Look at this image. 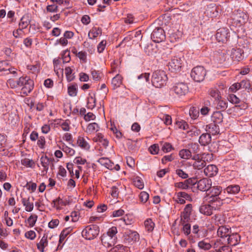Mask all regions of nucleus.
Listing matches in <instances>:
<instances>
[{"label":"nucleus","instance_id":"1","mask_svg":"<svg viewBox=\"0 0 252 252\" xmlns=\"http://www.w3.org/2000/svg\"><path fill=\"white\" fill-rule=\"evenodd\" d=\"M222 191V187L219 186L211 187L207 190L206 200H208L209 203L214 202H220V200H224L222 197L221 192ZM225 200H227L228 203L230 201V198H226Z\"/></svg>","mask_w":252,"mask_h":252},{"label":"nucleus","instance_id":"2","mask_svg":"<svg viewBox=\"0 0 252 252\" xmlns=\"http://www.w3.org/2000/svg\"><path fill=\"white\" fill-rule=\"evenodd\" d=\"M16 83L17 88L22 87L21 93L25 95L30 93L34 88L33 81L27 76L19 77Z\"/></svg>","mask_w":252,"mask_h":252},{"label":"nucleus","instance_id":"3","mask_svg":"<svg viewBox=\"0 0 252 252\" xmlns=\"http://www.w3.org/2000/svg\"><path fill=\"white\" fill-rule=\"evenodd\" d=\"M167 79V75L164 71L156 70L153 73L152 83L156 88H160L166 84Z\"/></svg>","mask_w":252,"mask_h":252},{"label":"nucleus","instance_id":"4","mask_svg":"<svg viewBox=\"0 0 252 252\" xmlns=\"http://www.w3.org/2000/svg\"><path fill=\"white\" fill-rule=\"evenodd\" d=\"M99 233V227L96 224L87 226L82 231V236L87 240H93L96 238Z\"/></svg>","mask_w":252,"mask_h":252},{"label":"nucleus","instance_id":"5","mask_svg":"<svg viewBox=\"0 0 252 252\" xmlns=\"http://www.w3.org/2000/svg\"><path fill=\"white\" fill-rule=\"evenodd\" d=\"M206 75V70L202 66L194 67L191 70L190 76L193 80L197 82H201L204 80Z\"/></svg>","mask_w":252,"mask_h":252},{"label":"nucleus","instance_id":"6","mask_svg":"<svg viewBox=\"0 0 252 252\" xmlns=\"http://www.w3.org/2000/svg\"><path fill=\"white\" fill-rule=\"evenodd\" d=\"M124 241L128 244H133L139 241V234L135 231L126 230L123 235Z\"/></svg>","mask_w":252,"mask_h":252},{"label":"nucleus","instance_id":"7","mask_svg":"<svg viewBox=\"0 0 252 252\" xmlns=\"http://www.w3.org/2000/svg\"><path fill=\"white\" fill-rule=\"evenodd\" d=\"M151 39L156 43H159L165 39L166 35L164 30L161 27H157L151 35Z\"/></svg>","mask_w":252,"mask_h":252},{"label":"nucleus","instance_id":"8","mask_svg":"<svg viewBox=\"0 0 252 252\" xmlns=\"http://www.w3.org/2000/svg\"><path fill=\"white\" fill-rule=\"evenodd\" d=\"M182 60L180 58L174 57L168 63V69L171 72H179L182 67Z\"/></svg>","mask_w":252,"mask_h":252},{"label":"nucleus","instance_id":"9","mask_svg":"<svg viewBox=\"0 0 252 252\" xmlns=\"http://www.w3.org/2000/svg\"><path fill=\"white\" fill-rule=\"evenodd\" d=\"M229 36V30L226 28H220L216 34V39L219 42H226Z\"/></svg>","mask_w":252,"mask_h":252},{"label":"nucleus","instance_id":"10","mask_svg":"<svg viewBox=\"0 0 252 252\" xmlns=\"http://www.w3.org/2000/svg\"><path fill=\"white\" fill-rule=\"evenodd\" d=\"M172 90L178 96H182L188 92L189 88L187 84L181 82L175 84Z\"/></svg>","mask_w":252,"mask_h":252},{"label":"nucleus","instance_id":"11","mask_svg":"<svg viewBox=\"0 0 252 252\" xmlns=\"http://www.w3.org/2000/svg\"><path fill=\"white\" fill-rule=\"evenodd\" d=\"M248 19L249 16L246 13L237 11V13L233 20L237 26H240L246 23Z\"/></svg>","mask_w":252,"mask_h":252},{"label":"nucleus","instance_id":"12","mask_svg":"<svg viewBox=\"0 0 252 252\" xmlns=\"http://www.w3.org/2000/svg\"><path fill=\"white\" fill-rule=\"evenodd\" d=\"M230 57L233 61L240 62L244 58V52L240 48H233L231 50Z\"/></svg>","mask_w":252,"mask_h":252},{"label":"nucleus","instance_id":"13","mask_svg":"<svg viewBox=\"0 0 252 252\" xmlns=\"http://www.w3.org/2000/svg\"><path fill=\"white\" fill-rule=\"evenodd\" d=\"M212 186V181L207 178L202 179L197 182V188L201 191H206L208 190Z\"/></svg>","mask_w":252,"mask_h":252},{"label":"nucleus","instance_id":"14","mask_svg":"<svg viewBox=\"0 0 252 252\" xmlns=\"http://www.w3.org/2000/svg\"><path fill=\"white\" fill-rule=\"evenodd\" d=\"M218 8L214 3H211L207 5L205 13L207 15L211 17H216L218 15Z\"/></svg>","mask_w":252,"mask_h":252},{"label":"nucleus","instance_id":"15","mask_svg":"<svg viewBox=\"0 0 252 252\" xmlns=\"http://www.w3.org/2000/svg\"><path fill=\"white\" fill-rule=\"evenodd\" d=\"M227 239V243L230 246H235L240 242L241 237L237 233L229 234Z\"/></svg>","mask_w":252,"mask_h":252},{"label":"nucleus","instance_id":"16","mask_svg":"<svg viewBox=\"0 0 252 252\" xmlns=\"http://www.w3.org/2000/svg\"><path fill=\"white\" fill-rule=\"evenodd\" d=\"M218 124L212 123L206 126V131L210 134L215 135L220 133V127Z\"/></svg>","mask_w":252,"mask_h":252},{"label":"nucleus","instance_id":"17","mask_svg":"<svg viewBox=\"0 0 252 252\" xmlns=\"http://www.w3.org/2000/svg\"><path fill=\"white\" fill-rule=\"evenodd\" d=\"M218 172V167L213 164L208 165L204 169V172L206 176L213 177L215 176Z\"/></svg>","mask_w":252,"mask_h":252},{"label":"nucleus","instance_id":"18","mask_svg":"<svg viewBox=\"0 0 252 252\" xmlns=\"http://www.w3.org/2000/svg\"><path fill=\"white\" fill-rule=\"evenodd\" d=\"M212 140L211 134L208 132L202 133L199 137L198 142L203 146H207L210 144Z\"/></svg>","mask_w":252,"mask_h":252},{"label":"nucleus","instance_id":"19","mask_svg":"<svg viewBox=\"0 0 252 252\" xmlns=\"http://www.w3.org/2000/svg\"><path fill=\"white\" fill-rule=\"evenodd\" d=\"M144 50L148 56H155L158 51L157 46L153 44H147Z\"/></svg>","mask_w":252,"mask_h":252},{"label":"nucleus","instance_id":"20","mask_svg":"<svg viewBox=\"0 0 252 252\" xmlns=\"http://www.w3.org/2000/svg\"><path fill=\"white\" fill-rule=\"evenodd\" d=\"M240 191V187L238 185H230L224 189V193L229 194H236Z\"/></svg>","mask_w":252,"mask_h":252},{"label":"nucleus","instance_id":"21","mask_svg":"<svg viewBox=\"0 0 252 252\" xmlns=\"http://www.w3.org/2000/svg\"><path fill=\"white\" fill-rule=\"evenodd\" d=\"M217 233L218 235L222 238L227 237L231 233L230 228L227 227L224 225L219 226Z\"/></svg>","mask_w":252,"mask_h":252},{"label":"nucleus","instance_id":"22","mask_svg":"<svg viewBox=\"0 0 252 252\" xmlns=\"http://www.w3.org/2000/svg\"><path fill=\"white\" fill-rule=\"evenodd\" d=\"M30 22L31 19L29 14H25L20 19L19 27L22 30L25 29L28 27Z\"/></svg>","mask_w":252,"mask_h":252},{"label":"nucleus","instance_id":"23","mask_svg":"<svg viewBox=\"0 0 252 252\" xmlns=\"http://www.w3.org/2000/svg\"><path fill=\"white\" fill-rule=\"evenodd\" d=\"M40 161L42 166L43 167L44 170L47 172L49 169V165L50 162H53L54 160L53 158H49L47 156H42L40 158Z\"/></svg>","mask_w":252,"mask_h":252},{"label":"nucleus","instance_id":"24","mask_svg":"<svg viewBox=\"0 0 252 252\" xmlns=\"http://www.w3.org/2000/svg\"><path fill=\"white\" fill-rule=\"evenodd\" d=\"M93 140L95 142L101 143L105 148H106L108 146L109 141L107 139L104 138V136L101 133H98L96 136L94 138Z\"/></svg>","mask_w":252,"mask_h":252},{"label":"nucleus","instance_id":"25","mask_svg":"<svg viewBox=\"0 0 252 252\" xmlns=\"http://www.w3.org/2000/svg\"><path fill=\"white\" fill-rule=\"evenodd\" d=\"M47 235L44 234L40 242L37 244V248L41 252H44V248L48 246Z\"/></svg>","mask_w":252,"mask_h":252},{"label":"nucleus","instance_id":"26","mask_svg":"<svg viewBox=\"0 0 252 252\" xmlns=\"http://www.w3.org/2000/svg\"><path fill=\"white\" fill-rule=\"evenodd\" d=\"M122 76L119 74H117L115 77H114L111 81V85L113 87V89L115 90L120 87L122 84Z\"/></svg>","mask_w":252,"mask_h":252},{"label":"nucleus","instance_id":"27","mask_svg":"<svg viewBox=\"0 0 252 252\" xmlns=\"http://www.w3.org/2000/svg\"><path fill=\"white\" fill-rule=\"evenodd\" d=\"M101 241L104 246L107 247H111L116 243L117 242L112 241V238H110L108 235L103 234L101 237Z\"/></svg>","mask_w":252,"mask_h":252},{"label":"nucleus","instance_id":"28","mask_svg":"<svg viewBox=\"0 0 252 252\" xmlns=\"http://www.w3.org/2000/svg\"><path fill=\"white\" fill-rule=\"evenodd\" d=\"M72 230L73 228L72 227H68L67 228L63 229L62 230L60 235V238L59 241V244L58 247V248L60 247V244L62 243V242L63 241L66 237L71 233Z\"/></svg>","mask_w":252,"mask_h":252},{"label":"nucleus","instance_id":"29","mask_svg":"<svg viewBox=\"0 0 252 252\" xmlns=\"http://www.w3.org/2000/svg\"><path fill=\"white\" fill-rule=\"evenodd\" d=\"M117 233L118 230L117 227L112 226L108 230L106 234H105V235H108V236L112 238V241H113V242H117V237L116 234Z\"/></svg>","mask_w":252,"mask_h":252},{"label":"nucleus","instance_id":"30","mask_svg":"<svg viewBox=\"0 0 252 252\" xmlns=\"http://www.w3.org/2000/svg\"><path fill=\"white\" fill-rule=\"evenodd\" d=\"M77 144L82 149L85 150H89L90 146L89 143L85 140L84 138L79 136L78 137Z\"/></svg>","mask_w":252,"mask_h":252},{"label":"nucleus","instance_id":"31","mask_svg":"<svg viewBox=\"0 0 252 252\" xmlns=\"http://www.w3.org/2000/svg\"><path fill=\"white\" fill-rule=\"evenodd\" d=\"M102 30L100 28L94 27L90 31L88 34V36L90 39H94L98 35L101 34Z\"/></svg>","mask_w":252,"mask_h":252},{"label":"nucleus","instance_id":"32","mask_svg":"<svg viewBox=\"0 0 252 252\" xmlns=\"http://www.w3.org/2000/svg\"><path fill=\"white\" fill-rule=\"evenodd\" d=\"M223 118V115L220 111L215 112L212 115V120L214 123L220 124L222 122Z\"/></svg>","mask_w":252,"mask_h":252},{"label":"nucleus","instance_id":"33","mask_svg":"<svg viewBox=\"0 0 252 252\" xmlns=\"http://www.w3.org/2000/svg\"><path fill=\"white\" fill-rule=\"evenodd\" d=\"M199 211L205 215L210 216L212 214V207L210 205H204L200 206Z\"/></svg>","mask_w":252,"mask_h":252},{"label":"nucleus","instance_id":"34","mask_svg":"<svg viewBox=\"0 0 252 252\" xmlns=\"http://www.w3.org/2000/svg\"><path fill=\"white\" fill-rule=\"evenodd\" d=\"M240 89H245L250 94L252 90L250 81L249 80H243L239 83Z\"/></svg>","mask_w":252,"mask_h":252},{"label":"nucleus","instance_id":"35","mask_svg":"<svg viewBox=\"0 0 252 252\" xmlns=\"http://www.w3.org/2000/svg\"><path fill=\"white\" fill-rule=\"evenodd\" d=\"M30 198L28 199L25 198L22 199V203L25 206V210L27 212H31L33 209V203L30 202Z\"/></svg>","mask_w":252,"mask_h":252},{"label":"nucleus","instance_id":"36","mask_svg":"<svg viewBox=\"0 0 252 252\" xmlns=\"http://www.w3.org/2000/svg\"><path fill=\"white\" fill-rule=\"evenodd\" d=\"M209 94L212 97L214 98L216 100L221 98L220 93L219 90L216 88L210 89L209 91Z\"/></svg>","mask_w":252,"mask_h":252},{"label":"nucleus","instance_id":"37","mask_svg":"<svg viewBox=\"0 0 252 252\" xmlns=\"http://www.w3.org/2000/svg\"><path fill=\"white\" fill-rule=\"evenodd\" d=\"M217 101L216 108L217 109H220L221 111H224L227 107V102L226 100H222L221 97L220 99L216 100Z\"/></svg>","mask_w":252,"mask_h":252},{"label":"nucleus","instance_id":"38","mask_svg":"<svg viewBox=\"0 0 252 252\" xmlns=\"http://www.w3.org/2000/svg\"><path fill=\"white\" fill-rule=\"evenodd\" d=\"M177 127L183 130H187L189 128V124L184 120H177L175 123Z\"/></svg>","mask_w":252,"mask_h":252},{"label":"nucleus","instance_id":"39","mask_svg":"<svg viewBox=\"0 0 252 252\" xmlns=\"http://www.w3.org/2000/svg\"><path fill=\"white\" fill-rule=\"evenodd\" d=\"M188 149L191 154H197L199 150V146L196 143L189 144L187 146Z\"/></svg>","mask_w":252,"mask_h":252},{"label":"nucleus","instance_id":"40","mask_svg":"<svg viewBox=\"0 0 252 252\" xmlns=\"http://www.w3.org/2000/svg\"><path fill=\"white\" fill-rule=\"evenodd\" d=\"M179 155L182 158L184 159H189L192 157V154L188 149L180 150Z\"/></svg>","mask_w":252,"mask_h":252},{"label":"nucleus","instance_id":"41","mask_svg":"<svg viewBox=\"0 0 252 252\" xmlns=\"http://www.w3.org/2000/svg\"><path fill=\"white\" fill-rule=\"evenodd\" d=\"M144 225L146 229L149 232H152L155 226V223L152 221L151 219H147L144 221Z\"/></svg>","mask_w":252,"mask_h":252},{"label":"nucleus","instance_id":"42","mask_svg":"<svg viewBox=\"0 0 252 252\" xmlns=\"http://www.w3.org/2000/svg\"><path fill=\"white\" fill-rule=\"evenodd\" d=\"M215 223L218 225L224 224L225 223V219L224 216L222 214H218L214 216Z\"/></svg>","mask_w":252,"mask_h":252},{"label":"nucleus","instance_id":"43","mask_svg":"<svg viewBox=\"0 0 252 252\" xmlns=\"http://www.w3.org/2000/svg\"><path fill=\"white\" fill-rule=\"evenodd\" d=\"M64 72L67 80L68 82H70L74 79V76L73 74H72V69L70 67H66L64 69Z\"/></svg>","mask_w":252,"mask_h":252},{"label":"nucleus","instance_id":"44","mask_svg":"<svg viewBox=\"0 0 252 252\" xmlns=\"http://www.w3.org/2000/svg\"><path fill=\"white\" fill-rule=\"evenodd\" d=\"M37 216L35 214L31 215L27 219L26 221L29 224V226L30 227H33L37 221Z\"/></svg>","mask_w":252,"mask_h":252},{"label":"nucleus","instance_id":"45","mask_svg":"<svg viewBox=\"0 0 252 252\" xmlns=\"http://www.w3.org/2000/svg\"><path fill=\"white\" fill-rule=\"evenodd\" d=\"M68 94L70 96H75L77 94V85L76 84L68 87Z\"/></svg>","mask_w":252,"mask_h":252},{"label":"nucleus","instance_id":"46","mask_svg":"<svg viewBox=\"0 0 252 252\" xmlns=\"http://www.w3.org/2000/svg\"><path fill=\"white\" fill-rule=\"evenodd\" d=\"M133 184L136 187L139 189H142L144 188L142 180L138 176H136L133 179Z\"/></svg>","mask_w":252,"mask_h":252},{"label":"nucleus","instance_id":"47","mask_svg":"<svg viewBox=\"0 0 252 252\" xmlns=\"http://www.w3.org/2000/svg\"><path fill=\"white\" fill-rule=\"evenodd\" d=\"M206 165V162L204 160H198L195 161L193 163V167L195 169L200 170L204 167Z\"/></svg>","mask_w":252,"mask_h":252},{"label":"nucleus","instance_id":"48","mask_svg":"<svg viewBox=\"0 0 252 252\" xmlns=\"http://www.w3.org/2000/svg\"><path fill=\"white\" fill-rule=\"evenodd\" d=\"M62 59L63 60V63H66L69 62L71 60L70 56V52L69 50H65L61 54Z\"/></svg>","mask_w":252,"mask_h":252},{"label":"nucleus","instance_id":"49","mask_svg":"<svg viewBox=\"0 0 252 252\" xmlns=\"http://www.w3.org/2000/svg\"><path fill=\"white\" fill-rule=\"evenodd\" d=\"M95 98L93 96H90L88 98L87 103V108L89 109H93L95 107Z\"/></svg>","mask_w":252,"mask_h":252},{"label":"nucleus","instance_id":"50","mask_svg":"<svg viewBox=\"0 0 252 252\" xmlns=\"http://www.w3.org/2000/svg\"><path fill=\"white\" fill-rule=\"evenodd\" d=\"M21 163L23 165L31 168H32L35 164L33 160L27 158L22 159Z\"/></svg>","mask_w":252,"mask_h":252},{"label":"nucleus","instance_id":"51","mask_svg":"<svg viewBox=\"0 0 252 252\" xmlns=\"http://www.w3.org/2000/svg\"><path fill=\"white\" fill-rule=\"evenodd\" d=\"M99 128V127L97 123H92L88 125L87 130L88 132L91 133L94 132V130H96V131H98Z\"/></svg>","mask_w":252,"mask_h":252},{"label":"nucleus","instance_id":"52","mask_svg":"<svg viewBox=\"0 0 252 252\" xmlns=\"http://www.w3.org/2000/svg\"><path fill=\"white\" fill-rule=\"evenodd\" d=\"M127 248L122 245H117L110 250L111 252H126Z\"/></svg>","mask_w":252,"mask_h":252},{"label":"nucleus","instance_id":"53","mask_svg":"<svg viewBox=\"0 0 252 252\" xmlns=\"http://www.w3.org/2000/svg\"><path fill=\"white\" fill-rule=\"evenodd\" d=\"M198 246L200 249L204 250H208L211 248V245L210 243L204 241H201L198 242Z\"/></svg>","mask_w":252,"mask_h":252},{"label":"nucleus","instance_id":"54","mask_svg":"<svg viewBox=\"0 0 252 252\" xmlns=\"http://www.w3.org/2000/svg\"><path fill=\"white\" fill-rule=\"evenodd\" d=\"M175 187L180 189H189L188 185L186 184L185 181L184 182H180L175 183L174 184Z\"/></svg>","mask_w":252,"mask_h":252},{"label":"nucleus","instance_id":"55","mask_svg":"<svg viewBox=\"0 0 252 252\" xmlns=\"http://www.w3.org/2000/svg\"><path fill=\"white\" fill-rule=\"evenodd\" d=\"M91 74L93 77V79L95 81H99L101 79V75H100V72L94 69H92L91 71Z\"/></svg>","mask_w":252,"mask_h":252},{"label":"nucleus","instance_id":"56","mask_svg":"<svg viewBox=\"0 0 252 252\" xmlns=\"http://www.w3.org/2000/svg\"><path fill=\"white\" fill-rule=\"evenodd\" d=\"M9 63L7 61H0V72L8 71Z\"/></svg>","mask_w":252,"mask_h":252},{"label":"nucleus","instance_id":"57","mask_svg":"<svg viewBox=\"0 0 252 252\" xmlns=\"http://www.w3.org/2000/svg\"><path fill=\"white\" fill-rule=\"evenodd\" d=\"M161 149L164 153H168L173 150L174 148L170 143L165 142L162 145Z\"/></svg>","mask_w":252,"mask_h":252},{"label":"nucleus","instance_id":"58","mask_svg":"<svg viewBox=\"0 0 252 252\" xmlns=\"http://www.w3.org/2000/svg\"><path fill=\"white\" fill-rule=\"evenodd\" d=\"M183 225V231L184 232L185 235H189L191 232V226L190 224L187 222L182 223Z\"/></svg>","mask_w":252,"mask_h":252},{"label":"nucleus","instance_id":"59","mask_svg":"<svg viewBox=\"0 0 252 252\" xmlns=\"http://www.w3.org/2000/svg\"><path fill=\"white\" fill-rule=\"evenodd\" d=\"M228 100L232 103L238 104L240 102V99L235 94H230L228 97Z\"/></svg>","mask_w":252,"mask_h":252},{"label":"nucleus","instance_id":"60","mask_svg":"<svg viewBox=\"0 0 252 252\" xmlns=\"http://www.w3.org/2000/svg\"><path fill=\"white\" fill-rule=\"evenodd\" d=\"M189 114L192 119H196L199 115V110L192 107L190 109Z\"/></svg>","mask_w":252,"mask_h":252},{"label":"nucleus","instance_id":"61","mask_svg":"<svg viewBox=\"0 0 252 252\" xmlns=\"http://www.w3.org/2000/svg\"><path fill=\"white\" fill-rule=\"evenodd\" d=\"M176 173L179 177L183 179H186L189 177L188 174L181 169H177L176 170Z\"/></svg>","mask_w":252,"mask_h":252},{"label":"nucleus","instance_id":"62","mask_svg":"<svg viewBox=\"0 0 252 252\" xmlns=\"http://www.w3.org/2000/svg\"><path fill=\"white\" fill-rule=\"evenodd\" d=\"M37 139L38 140L37 142V144L38 146V147L41 149H44L46 143L45 138L44 136H41L39 137H38Z\"/></svg>","mask_w":252,"mask_h":252},{"label":"nucleus","instance_id":"63","mask_svg":"<svg viewBox=\"0 0 252 252\" xmlns=\"http://www.w3.org/2000/svg\"><path fill=\"white\" fill-rule=\"evenodd\" d=\"M139 199L141 202L145 203L149 199V194L146 191H142L139 195Z\"/></svg>","mask_w":252,"mask_h":252},{"label":"nucleus","instance_id":"64","mask_svg":"<svg viewBox=\"0 0 252 252\" xmlns=\"http://www.w3.org/2000/svg\"><path fill=\"white\" fill-rule=\"evenodd\" d=\"M190 215L183 212L181 215V222L182 223L187 222L190 220Z\"/></svg>","mask_w":252,"mask_h":252}]
</instances>
